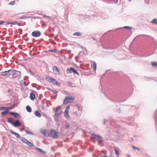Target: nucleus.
<instances>
[{
  "mask_svg": "<svg viewBox=\"0 0 157 157\" xmlns=\"http://www.w3.org/2000/svg\"><path fill=\"white\" fill-rule=\"evenodd\" d=\"M5 22L3 21H0V25L2 24L3 23H4Z\"/></svg>",
  "mask_w": 157,
  "mask_h": 157,
  "instance_id": "obj_45",
  "label": "nucleus"
},
{
  "mask_svg": "<svg viewBox=\"0 0 157 157\" xmlns=\"http://www.w3.org/2000/svg\"><path fill=\"white\" fill-rule=\"evenodd\" d=\"M26 110L29 113H30L32 111L31 108L29 105H27L26 106Z\"/></svg>",
  "mask_w": 157,
  "mask_h": 157,
  "instance_id": "obj_21",
  "label": "nucleus"
},
{
  "mask_svg": "<svg viewBox=\"0 0 157 157\" xmlns=\"http://www.w3.org/2000/svg\"><path fill=\"white\" fill-rule=\"evenodd\" d=\"M17 24H18V23L16 21H13V22H11V25L10 27H12V24L17 25Z\"/></svg>",
  "mask_w": 157,
  "mask_h": 157,
  "instance_id": "obj_36",
  "label": "nucleus"
},
{
  "mask_svg": "<svg viewBox=\"0 0 157 157\" xmlns=\"http://www.w3.org/2000/svg\"><path fill=\"white\" fill-rule=\"evenodd\" d=\"M151 64L153 66L155 67L157 66V63L156 62H152Z\"/></svg>",
  "mask_w": 157,
  "mask_h": 157,
  "instance_id": "obj_33",
  "label": "nucleus"
},
{
  "mask_svg": "<svg viewBox=\"0 0 157 157\" xmlns=\"http://www.w3.org/2000/svg\"><path fill=\"white\" fill-rule=\"evenodd\" d=\"M10 113L16 119H18L20 118V117L19 114L17 113L10 112Z\"/></svg>",
  "mask_w": 157,
  "mask_h": 157,
  "instance_id": "obj_6",
  "label": "nucleus"
},
{
  "mask_svg": "<svg viewBox=\"0 0 157 157\" xmlns=\"http://www.w3.org/2000/svg\"><path fill=\"white\" fill-rule=\"evenodd\" d=\"M131 139H132V140H133V138H131Z\"/></svg>",
  "mask_w": 157,
  "mask_h": 157,
  "instance_id": "obj_56",
  "label": "nucleus"
},
{
  "mask_svg": "<svg viewBox=\"0 0 157 157\" xmlns=\"http://www.w3.org/2000/svg\"><path fill=\"white\" fill-rule=\"evenodd\" d=\"M36 150L37 151L40 152L41 153L43 154H45V152L44 151L39 148L36 147Z\"/></svg>",
  "mask_w": 157,
  "mask_h": 157,
  "instance_id": "obj_17",
  "label": "nucleus"
},
{
  "mask_svg": "<svg viewBox=\"0 0 157 157\" xmlns=\"http://www.w3.org/2000/svg\"><path fill=\"white\" fill-rule=\"evenodd\" d=\"M48 90H50V91H51L52 92H53V90H52V89H51L50 88H48Z\"/></svg>",
  "mask_w": 157,
  "mask_h": 157,
  "instance_id": "obj_46",
  "label": "nucleus"
},
{
  "mask_svg": "<svg viewBox=\"0 0 157 157\" xmlns=\"http://www.w3.org/2000/svg\"><path fill=\"white\" fill-rule=\"evenodd\" d=\"M10 24H11V22H8L6 24V25H9Z\"/></svg>",
  "mask_w": 157,
  "mask_h": 157,
  "instance_id": "obj_44",
  "label": "nucleus"
},
{
  "mask_svg": "<svg viewBox=\"0 0 157 157\" xmlns=\"http://www.w3.org/2000/svg\"><path fill=\"white\" fill-rule=\"evenodd\" d=\"M14 69H10V70H9V73L8 74V75L9 76H13V74L14 73Z\"/></svg>",
  "mask_w": 157,
  "mask_h": 157,
  "instance_id": "obj_15",
  "label": "nucleus"
},
{
  "mask_svg": "<svg viewBox=\"0 0 157 157\" xmlns=\"http://www.w3.org/2000/svg\"><path fill=\"white\" fill-rule=\"evenodd\" d=\"M25 128V126H23V127L22 128H21V129L24 130V129H24Z\"/></svg>",
  "mask_w": 157,
  "mask_h": 157,
  "instance_id": "obj_50",
  "label": "nucleus"
},
{
  "mask_svg": "<svg viewBox=\"0 0 157 157\" xmlns=\"http://www.w3.org/2000/svg\"><path fill=\"white\" fill-rule=\"evenodd\" d=\"M53 92L54 93H57L58 92V91H57L55 90H53Z\"/></svg>",
  "mask_w": 157,
  "mask_h": 157,
  "instance_id": "obj_49",
  "label": "nucleus"
},
{
  "mask_svg": "<svg viewBox=\"0 0 157 157\" xmlns=\"http://www.w3.org/2000/svg\"><path fill=\"white\" fill-rule=\"evenodd\" d=\"M49 17V18H51V17H50V16H48V17Z\"/></svg>",
  "mask_w": 157,
  "mask_h": 157,
  "instance_id": "obj_57",
  "label": "nucleus"
},
{
  "mask_svg": "<svg viewBox=\"0 0 157 157\" xmlns=\"http://www.w3.org/2000/svg\"><path fill=\"white\" fill-rule=\"evenodd\" d=\"M25 17L22 16H21V17H20V18H19V19H25Z\"/></svg>",
  "mask_w": 157,
  "mask_h": 157,
  "instance_id": "obj_42",
  "label": "nucleus"
},
{
  "mask_svg": "<svg viewBox=\"0 0 157 157\" xmlns=\"http://www.w3.org/2000/svg\"><path fill=\"white\" fill-rule=\"evenodd\" d=\"M13 118L12 117H10V118H7L8 122L9 123H11L12 124L13 122Z\"/></svg>",
  "mask_w": 157,
  "mask_h": 157,
  "instance_id": "obj_18",
  "label": "nucleus"
},
{
  "mask_svg": "<svg viewBox=\"0 0 157 157\" xmlns=\"http://www.w3.org/2000/svg\"><path fill=\"white\" fill-rule=\"evenodd\" d=\"M27 96L26 94H23L24 98H25Z\"/></svg>",
  "mask_w": 157,
  "mask_h": 157,
  "instance_id": "obj_43",
  "label": "nucleus"
},
{
  "mask_svg": "<svg viewBox=\"0 0 157 157\" xmlns=\"http://www.w3.org/2000/svg\"><path fill=\"white\" fill-rule=\"evenodd\" d=\"M127 157H131V155H127Z\"/></svg>",
  "mask_w": 157,
  "mask_h": 157,
  "instance_id": "obj_51",
  "label": "nucleus"
},
{
  "mask_svg": "<svg viewBox=\"0 0 157 157\" xmlns=\"http://www.w3.org/2000/svg\"><path fill=\"white\" fill-rule=\"evenodd\" d=\"M128 1L131 2L132 0H128Z\"/></svg>",
  "mask_w": 157,
  "mask_h": 157,
  "instance_id": "obj_55",
  "label": "nucleus"
},
{
  "mask_svg": "<svg viewBox=\"0 0 157 157\" xmlns=\"http://www.w3.org/2000/svg\"><path fill=\"white\" fill-rule=\"evenodd\" d=\"M41 35V33L40 31H34L32 33V35L33 37H38Z\"/></svg>",
  "mask_w": 157,
  "mask_h": 157,
  "instance_id": "obj_7",
  "label": "nucleus"
},
{
  "mask_svg": "<svg viewBox=\"0 0 157 157\" xmlns=\"http://www.w3.org/2000/svg\"><path fill=\"white\" fill-rule=\"evenodd\" d=\"M92 38L94 40H96V39L94 37H92Z\"/></svg>",
  "mask_w": 157,
  "mask_h": 157,
  "instance_id": "obj_48",
  "label": "nucleus"
},
{
  "mask_svg": "<svg viewBox=\"0 0 157 157\" xmlns=\"http://www.w3.org/2000/svg\"><path fill=\"white\" fill-rule=\"evenodd\" d=\"M100 157H108V156L106 155H101Z\"/></svg>",
  "mask_w": 157,
  "mask_h": 157,
  "instance_id": "obj_47",
  "label": "nucleus"
},
{
  "mask_svg": "<svg viewBox=\"0 0 157 157\" xmlns=\"http://www.w3.org/2000/svg\"><path fill=\"white\" fill-rule=\"evenodd\" d=\"M73 83L71 82H69V86L70 87H72Z\"/></svg>",
  "mask_w": 157,
  "mask_h": 157,
  "instance_id": "obj_38",
  "label": "nucleus"
},
{
  "mask_svg": "<svg viewBox=\"0 0 157 157\" xmlns=\"http://www.w3.org/2000/svg\"><path fill=\"white\" fill-rule=\"evenodd\" d=\"M74 99L70 97H66L65 99L64 100L63 103L64 104H67L68 102H72L73 101Z\"/></svg>",
  "mask_w": 157,
  "mask_h": 157,
  "instance_id": "obj_3",
  "label": "nucleus"
},
{
  "mask_svg": "<svg viewBox=\"0 0 157 157\" xmlns=\"http://www.w3.org/2000/svg\"><path fill=\"white\" fill-rule=\"evenodd\" d=\"M10 132L12 134L14 135L17 138H20V136L18 133L15 132L12 130H10Z\"/></svg>",
  "mask_w": 157,
  "mask_h": 157,
  "instance_id": "obj_13",
  "label": "nucleus"
},
{
  "mask_svg": "<svg viewBox=\"0 0 157 157\" xmlns=\"http://www.w3.org/2000/svg\"><path fill=\"white\" fill-rule=\"evenodd\" d=\"M6 110L4 111H3L1 113V114H2V116H4L5 114L8 113H9V110H8V109H6Z\"/></svg>",
  "mask_w": 157,
  "mask_h": 157,
  "instance_id": "obj_19",
  "label": "nucleus"
},
{
  "mask_svg": "<svg viewBox=\"0 0 157 157\" xmlns=\"http://www.w3.org/2000/svg\"><path fill=\"white\" fill-rule=\"evenodd\" d=\"M51 133L52 136L54 138L58 137L56 132L54 129H52L51 131Z\"/></svg>",
  "mask_w": 157,
  "mask_h": 157,
  "instance_id": "obj_8",
  "label": "nucleus"
},
{
  "mask_svg": "<svg viewBox=\"0 0 157 157\" xmlns=\"http://www.w3.org/2000/svg\"><path fill=\"white\" fill-rule=\"evenodd\" d=\"M74 36H81L82 34L79 32L75 33L73 34Z\"/></svg>",
  "mask_w": 157,
  "mask_h": 157,
  "instance_id": "obj_26",
  "label": "nucleus"
},
{
  "mask_svg": "<svg viewBox=\"0 0 157 157\" xmlns=\"http://www.w3.org/2000/svg\"><path fill=\"white\" fill-rule=\"evenodd\" d=\"M66 71L67 73V74L73 72L74 73L77 74L78 75H79V74L77 71L73 67H71L70 68H68L67 69Z\"/></svg>",
  "mask_w": 157,
  "mask_h": 157,
  "instance_id": "obj_4",
  "label": "nucleus"
},
{
  "mask_svg": "<svg viewBox=\"0 0 157 157\" xmlns=\"http://www.w3.org/2000/svg\"><path fill=\"white\" fill-rule=\"evenodd\" d=\"M44 16L45 17H47L46 16Z\"/></svg>",
  "mask_w": 157,
  "mask_h": 157,
  "instance_id": "obj_58",
  "label": "nucleus"
},
{
  "mask_svg": "<svg viewBox=\"0 0 157 157\" xmlns=\"http://www.w3.org/2000/svg\"><path fill=\"white\" fill-rule=\"evenodd\" d=\"M26 144L29 146L32 147L34 146V145L31 142H29L28 140Z\"/></svg>",
  "mask_w": 157,
  "mask_h": 157,
  "instance_id": "obj_27",
  "label": "nucleus"
},
{
  "mask_svg": "<svg viewBox=\"0 0 157 157\" xmlns=\"http://www.w3.org/2000/svg\"><path fill=\"white\" fill-rule=\"evenodd\" d=\"M35 115L36 117H41V113L38 110L36 111L35 113Z\"/></svg>",
  "mask_w": 157,
  "mask_h": 157,
  "instance_id": "obj_16",
  "label": "nucleus"
},
{
  "mask_svg": "<svg viewBox=\"0 0 157 157\" xmlns=\"http://www.w3.org/2000/svg\"><path fill=\"white\" fill-rule=\"evenodd\" d=\"M48 81L54 84H55L57 86H59L60 84L59 82H58L55 79L51 77H49L47 78Z\"/></svg>",
  "mask_w": 157,
  "mask_h": 157,
  "instance_id": "obj_2",
  "label": "nucleus"
},
{
  "mask_svg": "<svg viewBox=\"0 0 157 157\" xmlns=\"http://www.w3.org/2000/svg\"><path fill=\"white\" fill-rule=\"evenodd\" d=\"M61 106H59L56 108L55 116L58 118L61 113Z\"/></svg>",
  "mask_w": 157,
  "mask_h": 157,
  "instance_id": "obj_5",
  "label": "nucleus"
},
{
  "mask_svg": "<svg viewBox=\"0 0 157 157\" xmlns=\"http://www.w3.org/2000/svg\"><path fill=\"white\" fill-rule=\"evenodd\" d=\"M21 140L25 144L28 141V140L26 139L24 137L22 138H21Z\"/></svg>",
  "mask_w": 157,
  "mask_h": 157,
  "instance_id": "obj_29",
  "label": "nucleus"
},
{
  "mask_svg": "<svg viewBox=\"0 0 157 157\" xmlns=\"http://www.w3.org/2000/svg\"><path fill=\"white\" fill-rule=\"evenodd\" d=\"M91 138L98 140V144L101 146L100 144L102 143L103 141L102 136L99 135H96L94 133H92L91 135Z\"/></svg>",
  "mask_w": 157,
  "mask_h": 157,
  "instance_id": "obj_1",
  "label": "nucleus"
},
{
  "mask_svg": "<svg viewBox=\"0 0 157 157\" xmlns=\"http://www.w3.org/2000/svg\"><path fill=\"white\" fill-rule=\"evenodd\" d=\"M64 116L67 119L70 118V116L69 115V112L64 111Z\"/></svg>",
  "mask_w": 157,
  "mask_h": 157,
  "instance_id": "obj_20",
  "label": "nucleus"
},
{
  "mask_svg": "<svg viewBox=\"0 0 157 157\" xmlns=\"http://www.w3.org/2000/svg\"><path fill=\"white\" fill-rule=\"evenodd\" d=\"M29 98L31 100H34L35 98V96L34 93H31Z\"/></svg>",
  "mask_w": 157,
  "mask_h": 157,
  "instance_id": "obj_14",
  "label": "nucleus"
},
{
  "mask_svg": "<svg viewBox=\"0 0 157 157\" xmlns=\"http://www.w3.org/2000/svg\"><path fill=\"white\" fill-rule=\"evenodd\" d=\"M141 35H138V36H136V37L135 38H136V37H138V36H141Z\"/></svg>",
  "mask_w": 157,
  "mask_h": 157,
  "instance_id": "obj_53",
  "label": "nucleus"
},
{
  "mask_svg": "<svg viewBox=\"0 0 157 157\" xmlns=\"http://www.w3.org/2000/svg\"><path fill=\"white\" fill-rule=\"evenodd\" d=\"M93 67L94 68V70L95 71L97 68V64L96 62H94L93 63Z\"/></svg>",
  "mask_w": 157,
  "mask_h": 157,
  "instance_id": "obj_25",
  "label": "nucleus"
},
{
  "mask_svg": "<svg viewBox=\"0 0 157 157\" xmlns=\"http://www.w3.org/2000/svg\"><path fill=\"white\" fill-rule=\"evenodd\" d=\"M15 1H12L9 3V5H13L14 4Z\"/></svg>",
  "mask_w": 157,
  "mask_h": 157,
  "instance_id": "obj_40",
  "label": "nucleus"
},
{
  "mask_svg": "<svg viewBox=\"0 0 157 157\" xmlns=\"http://www.w3.org/2000/svg\"><path fill=\"white\" fill-rule=\"evenodd\" d=\"M53 70L54 71L56 74L57 75H59L60 74V72L59 69L58 67L56 66H54L53 67Z\"/></svg>",
  "mask_w": 157,
  "mask_h": 157,
  "instance_id": "obj_11",
  "label": "nucleus"
},
{
  "mask_svg": "<svg viewBox=\"0 0 157 157\" xmlns=\"http://www.w3.org/2000/svg\"><path fill=\"white\" fill-rule=\"evenodd\" d=\"M40 132L42 134L45 136H49L50 134L49 132H47L46 130L45 129H42L40 130Z\"/></svg>",
  "mask_w": 157,
  "mask_h": 157,
  "instance_id": "obj_10",
  "label": "nucleus"
},
{
  "mask_svg": "<svg viewBox=\"0 0 157 157\" xmlns=\"http://www.w3.org/2000/svg\"><path fill=\"white\" fill-rule=\"evenodd\" d=\"M114 150L115 151V154H116L117 156H119V153L118 151L116 149H114Z\"/></svg>",
  "mask_w": 157,
  "mask_h": 157,
  "instance_id": "obj_35",
  "label": "nucleus"
},
{
  "mask_svg": "<svg viewBox=\"0 0 157 157\" xmlns=\"http://www.w3.org/2000/svg\"><path fill=\"white\" fill-rule=\"evenodd\" d=\"M132 148L134 150H135L136 149H137L139 151L140 150V148L137 147H136L135 146H132Z\"/></svg>",
  "mask_w": 157,
  "mask_h": 157,
  "instance_id": "obj_37",
  "label": "nucleus"
},
{
  "mask_svg": "<svg viewBox=\"0 0 157 157\" xmlns=\"http://www.w3.org/2000/svg\"><path fill=\"white\" fill-rule=\"evenodd\" d=\"M151 23L152 24H157V19L156 18H154L151 21Z\"/></svg>",
  "mask_w": 157,
  "mask_h": 157,
  "instance_id": "obj_23",
  "label": "nucleus"
},
{
  "mask_svg": "<svg viewBox=\"0 0 157 157\" xmlns=\"http://www.w3.org/2000/svg\"><path fill=\"white\" fill-rule=\"evenodd\" d=\"M28 71L29 73L31 74V75H33L34 74L30 69H29L28 70Z\"/></svg>",
  "mask_w": 157,
  "mask_h": 157,
  "instance_id": "obj_39",
  "label": "nucleus"
},
{
  "mask_svg": "<svg viewBox=\"0 0 157 157\" xmlns=\"http://www.w3.org/2000/svg\"><path fill=\"white\" fill-rule=\"evenodd\" d=\"M118 0H116L115 2V3H116L117 2Z\"/></svg>",
  "mask_w": 157,
  "mask_h": 157,
  "instance_id": "obj_52",
  "label": "nucleus"
},
{
  "mask_svg": "<svg viewBox=\"0 0 157 157\" xmlns=\"http://www.w3.org/2000/svg\"><path fill=\"white\" fill-rule=\"evenodd\" d=\"M20 72L15 70L14 73L13 74L12 77L13 78H16L19 75H20Z\"/></svg>",
  "mask_w": 157,
  "mask_h": 157,
  "instance_id": "obj_9",
  "label": "nucleus"
},
{
  "mask_svg": "<svg viewBox=\"0 0 157 157\" xmlns=\"http://www.w3.org/2000/svg\"><path fill=\"white\" fill-rule=\"evenodd\" d=\"M70 107V105H67L65 109V112H69V110Z\"/></svg>",
  "mask_w": 157,
  "mask_h": 157,
  "instance_id": "obj_32",
  "label": "nucleus"
},
{
  "mask_svg": "<svg viewBox=\"0 0 157 157\" xmlns=\"http://www.w3.org/2000/svg\"><path fill=\"white\" fill-rule=\"evenodd\" d=\"M70 124L69 123H66V124L65 125V129H68L69 127H70Z\"/></svg>",
  "mask_w": 157,
  "mask_h": 157,
  "instance_id": "obj_30",
  "label": "nucleus"
},
{
  "mask_svg": "<svg viewBox=\"0 0 157 157\" xmlns=\"http://www.w3.org/2000/svg\"><path fill=\"white\" fill-rule=\"evenodd\" d=\"M17 104H14V105L12 106H10V107H7V109H13V108H14V107L17 106Z\"/></svg>",
  "mask_w": 157,
  "mask_h": 157,
  "instance_id": "obj_24",
  "label": "nucleus"
},
{
  "mask_svg": "<svg viewBox=\"0 0 157 157\" xmlns=\"http://www.w3.org/2000/svg\"><path fill=\"white\" fill-rule=\"evenodd\" d=\"M24 131H25L26 132V134H33V133L32 132L29 131L26 129H24Z\"/></svg>",
  "mask_w": 157,
  "mask_h": 157,
  "instance_id": "obj_34",
  "label": "nucleus"
},
{
  "mask_svg": "<svg viewBox=\"0 0 157 157\" xmlns=\"http://www.w3.org/2000/svg\"><path fill=\"white\" fill-rule=\"evenodd\" d=\"M21 124V122L17 120H15L14 122H13L12 125H13L14 127H17L20 126Z\"/></svg>",
  "mask_w": 157,
  "mask_h": 157,
  "instance_id": "obj_12",
  "label": "nucleus"
},
{
  "mask_svg": "<svg viewBox=\"0 0 157 157\" xmlns=\"http://www.w3.org/2000/svg\"><path fill=\"white\" fill-rule=\"evenodd\" d=\"M124 28H125V29H132V27H130V26H124Z\"/></svg>",
  "mask_w": 157,
  "mask_h": 157,
  "instance_id": "obj_41",
  "label": "nucleus"
},
{
  "mask_svg": "<svg viewBox=\"0 0 157 157\" xmlns=\"http://www.w3.org/2000/svg\"><path fill=\"white\" fill-rule=\"evenodd\" d=\"M9 72V70H8L7 71L2 72L1 73V75L2 76H6V75H8Z\"/></svg>",
  "mask_w": 157,
  "mask_h": 157,
  "instance_id": "obj_22",
  "label": "nucleus"
},
{
  "mask_svg": "<svg viewBox=\"0 0 157 157\" xmlns=\"http://www.w3.org/2000/svg\"><path fill=\"white\" fill-rule=\"evenodd\" d=\"M57 50L56 49H52L49 50L48 51H46V52H52L55 53V52H57Z\"/></svg>",
  "mask_w": 157,
  "mask_h": 157,
  "instance_id": "obj_28",
  "label": "nucleus"
},
{
  "mask_svg": "<svg viewBox=\"0 0 157 157\" xmlns=\"http://www.w3.org/2000/svg\"><path fill=\"white\" fill-rule=\"evenodd\" d=\"M7 109V107H0V111Z\"/></svg>",
  "mask_w": 157,
  "mask_h": 157,
  "instance_id": "obj_31",
  "label": "nucleus"
},
{
  "mask_svg": "<svg viewBox=\"0 0 157 157\" xmlns=\"http://www.w3.org/2000/svg\"><path fill=\"white\" fill-rule=\"evenodd\" d=\"M104 121L103 122V124H105V120H104Z\"/></svg>",
  "mask_w": 157,
  "mask_h": 157,
  "instance_id": "obj_54",
  "label": "nucleus"
}]
</instances>
